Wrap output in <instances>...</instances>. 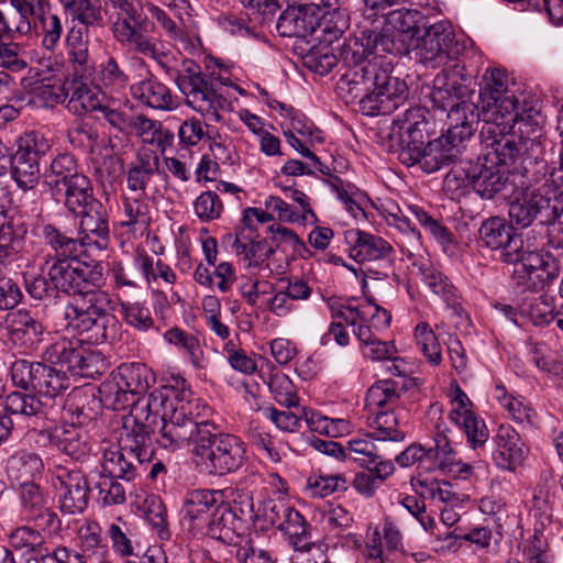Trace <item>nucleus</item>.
<instances>
[{
	"label": "nucleus",
	"instance_id": "16",
	"mask_svg": "<svg viewBox=\"0 0 563 563\" xmlns=\"http://www.w3.org/2000/svg\"><path fill=\"white\" fill-rule=\"evenodd\" d=\"M472 168L473 189L483 199H493L497 196L507 198L516 187L509 173L496 164L488 163L487 158L478 156Z\"/></svg>",
	"mask_w": 563,
	"mask_h": 563
},
{
	"label": "nucleus",
	"instance_id": "51",
	"mask_svg": "<svg viewBox=\"0 0 563 563\" xmlns=\"http://www.w3.org/2000/svg\"><path fill=\"white\" fill-rule=\"evenodd\" d=\"M164 339L183 351L195 367H203V351L196 335L175 327L164 333Z\"/></svg>",
	"mask_w": 563,
	"mask_h": 563
},
{
	"label": "nucleus",
	"instance_id": "26",
	"mask_svg": "<svg viewBox=\"0 0 563 563\" xmlns=\"http://www.w3.org/2000/svg\"><path fill=\"white\" fill-rule=\"evenodd\" d=\"M276 27L278 33L286 37L305 38L320 31V24L317 18H313V12L306 10L303 3L288 5L278 18Z\"/></svg>",
	"mask_w": 563,
	"mask_h": 563
},
{
	"label": "nucleus",
	"instance_id": "46",
	"mask_svg": "<svg viewBox=\"0 0 563 563\" xmlns=\"http://www.w3.org/2000/svg\"><path fill=\"white\" fill-rule=\"evenodd\" d=\"M44 463L38 454L20 452L10 457L7 465L9 475L21 483H32L41 475Z\"/></svg>",
	"mask_w": 563,
	"mask_h": 563
},
{
	"label": "nucleus",
	"instance_id": "34",
	"mask_svg": "<svg viewBox=\"0 0 563 563\" xmlns=\"http://www.w3.org/2000/svg\"><path fill=\"white\" fill-rule=\"evenodd\" d=\"M87 78H69L67 109L76 115H82L87 112L99 111L102 99L87 82Z\"/></svg>",
	"mask_w": 563,
	"mask_h": 563
},
{
	"label": "nucleus",
	"instance_id": "35",
	"mask_svg": "<svg viewBox=\"0 0 563 563\" xmlns=\"http://www.w3.org/2000/svg\"><path fill=\"white\" fill-rule=\"evenodd\" d=\"M100 398L99 401L111 410H124L132 408L131 412L136 411V407H142L146 404L147 397H135L128 393L123 386H121L114 377L104 380L99 387Z\"/></svg>",
	"mask_w": 563,
	"mask_h": 563
},
{
	"label": "nucleus",
	"instance_id": "38",
	"mask_svg": "<svg viewBox=\"0 0 563 563\" xmlns=\"http://www.w3.org/2000/svg\"><path fill=\"white\" fill-rule=\"evenodd\" d=\"M236 254L244 255L249 267H258L275 253V246L269 244L266 239H260V235L247 236L242 232L234 234L232 244Z\"/></svg>",
	"mask_w": 563,
	"mask_h": 563
},
{
	"label": "nucleus",
	"instance_id": "30",
	"mask_svg": "<svg viewBox=\"0 0 563 563\" xmlns=\"http://www.w3.org/2000/svg\"><path fill=\"white\" fill-rule=\"evenodd\" d=\"M111 375L135 397H147L156 382L153 371L143 363H123Z\"/></svg>",
	"mask_w": 563,
	"mask_h": 563
},
{
	"label": "nucleus",
	"instance_id": "53",
	"mask_svg": "<svg viewBox=\"0 0 563 563\" xmlns=\"http://www.w3.org/2000/svg\"><path fill=\"white\" fill-rule=\"evenodd\" d=\"M69 78H43L33 88V95L44 107H54L68 97Z\"/></svg>",
	"mask_w": 563,
	"mask_h": 563
},
{
	"label": "nucleus",
	"instance_id": "25",
	"mask_svg": "<svg viewBox=\"0 0 563 563\" xmlns=\"http://www.w3.org/2000/svg\"><path fill=\"white\" fill-rule=\"evenodd\" d=\"M495 450L492 452L495 464L503 470H514L525 457V443L510 426H499L494 437Z\"/></svg>",
	"mask_w": 563,
	"mask_h": 563
},
{
	"label": "nucleus",
	"instance_id": "62",
	"mask_svg": "<svg viewBox=\"0 0 563 563\" xmlns=\"http://www.w3.org/2000/svg\"><path fill=\"white\" fill-rule=\"evenodd\" d=\"M415 336L427 360L433 365L440 364L442 360L441 346L438 342V338L427 322H420L416 327Z\"/></svg>",
	"mask_w": 563,
	"mask_h": 563
},
{
	"label": "nucleus",
	"instance_id": "14",
	"mask_svg": "<svg viewBox=\"0 0 563 563\" xmlns=\"http://www.w3.org/2000/svg\"><path fill=\"white\" fill-rule=\"evenodd\" d=\"M219 492L197 489L187 494L180 510L181 522L195 538L203 537V532L219 507Z\"/></svg>",
	"mask_w": 563,
	"mask_h": 563
},
{
	"label": "nucleus",
	"instance_id": "56",
	"mask_svg": "<svg viewBox=\"0 0 563 563\" xmlns=\"http://www.w3.org/2000/svg\"><path fill=\"white\" fill-rule=\"evenodd\" d=\"M15 155L34 159L40 163L41 158L49 151L48 140L40 132L30 131L23 133L16 141Z\"/></svg>",
	"mask_w": 563,
	"mask_h": 563
},
{
	"label": "nucleus",
	"instance_id": "1",
	"mask_svg": "<svg viewBox=\"0 0 563 563\" xmlns=\"http://www.w3.org/2000/svg\"><path fill=\"white\" fill-rule=\"evenodd\" d=\"M459 68L438 74L430 92L432 109L446 112L448 131L444 135L428 141L420 151L416 164L428 174L455 163L466 150L477 129V107L472 102L474 91L465 78L456 77Z\"/></svg>",
	"mask_w": 563,
	"mask_h": 563
},
{
	"label": "nucleus",
	"instance_id": "49",
	"mask_svg": "<svg viewBox=\"0 0 563 563\" xmlns=\"http://www.w3.org/2000/svg\"><path fill=\"white\" fill-rule=\"evenodd\" d=\"M34 27L42 34L43 46L48 51H54L64 32L62 19L52 5L33 16Z\"/></svg>",
	"mask_w": 563,
	"mask_h": 563
},
{
	"label": "nucleus",
	"instance_id": "12",
	"mask_svg": "<svg viewBox=\"0 0 563 563\" xmlns=\"http://www.w3.org/2000/svg\"><path fill=\"white\" fill-rule=\"evenodd\" d=\"M47 276L55 290L71 297L89 285H99L102 280L100 266L80 262L78 257L52 258Z\"/></svg>",
	"mask_w": 563,
	"mask_h": 563
},
{
	"label": "nucleus",
	"instance_id": "19",
	"mask_svg": "<svg viewBox=\"0 0 563 563\" xmlns=\"http://www.w3.org/2000/svg\"><path fill=\"white\" fill-rule=\"evenodd\" d=\"M80 217L77 235L85 246H96L106 250L110 242L109 214L101 201L92 202L85 210L75 214Z\"/></svg>",
	"mask_w": 563,
	"mask_h": 563
},
{
	"label": "nucleus",
	"instance_id": "18",
	"mask_svg": "<svg viewBox=\"0 0 563 563\" xmlns=\"http://www.w3.org/2000/svg\"><path fill=\"white\" fill-rule=\"evenodd\" d=\"M514 224H507L505 219L493 217L483 222L479 228V238L492 250H501L505 262L517 260L518 252L523 249L520 235L514 232Z\"/></svg>",
	"mask_w": 563,
	"mask_h": 563
},
{
	"label": "nucleus",
	"instance_id": "36",
	"mask_svg": "<svg viewBox=\"0 0 563 563\" xmlns=\"http://www.w3.org/2000/svg\"><path fill=\"white\" fill-rule=\"evenodd\" d=\"M277 529L288 539L292 549L307 550L313 545L311 527L303 516L290 506Z\"/></svg>",
	"mask_w": 563,
	"mask_h": 563
},
{
	"label": "nucleus",
	"instance_id": "41",
	"mask_svg": "<svg viewBox=\"0 0 563 563\" xmlns=\"http://www.w3.org/2000/svg\"><path fill=\"white\" fill-rule=\"evenodd\" d=\"M323 34L324 37L320 40V45L313 46L307 55V64L310 69L322 76L329 74L338 64H341L340 47L342 46L339 43L336 47H332L335 37L333 34Z\"/></svg>",
	"mask_w": 563,
	"mask_h": 563
},
{
	"label": "nucleus",
	"instance_id": "58",
	"mask_svg": "<svg viewBox=\"0 0 563 563\" xmlns=\"http://www.w3.org/2000/svg\"><path fill=\"white\" fill-rule=\"evenodd\" d=\"M75 31L71 30L68 36L69 62L73 64L71 78H87L90 76L92 67L89 65V53L87 44L80 38L74 37Z\"/></svg>",
	"mask_w": 563,
	"mask_h": 563
},
{
	"label": "nucleus",
	"instance_id": "21",
	"mask_svg": "<svg viewBox=\"0 0 563 563\" xmlns=\"http://www.w3.org/2000/svg\"><path fill=\"white\" fill-rule=\"evenodd\" d=\"M65 325L77 333L84 342L101 344L115 336L117 320L111 313L63 317Z\"/></svg>",
	"mask_w": 563,
	"mask_h": 563
},
{
	"label": "nucleus",
	"instance_id": "64",
	"mask_svg": "<svg viewBox=\"0 0 563 563\" xmlns=\"http://www.w3.org/2000/svg\"><path fill=\"white\" fill-rule=\"evenodd\" d=\"M268 387L274 399L279 405L285 406L288 409L298 406V397L295 391V386L285 374H273L271 376Z\"/></svg>",
	"mask_w": 563,
	"mask_h": 563
},
{
	"label": "nucleus",
	"instance_id": "15",
	"mask_svg": "<svg viewBox=\"0 0 563 563\" xmlns=\"http://www.w3.org/2000/svg\"><path fill=\"white\" fill-rule=\"evenodd\" d=\"M487 125V134H490L492 141L486 144V152L481 156L503 168L515 165L525 154L528 140L511 134L514 128L504 131L503 125Z\"/></svg>",
	"mask_w": 563,
	"mask_h": 563
},
{
	"label": "nucleus",
	"instance_id": "10",
	"mask_svg": "<svg viewBox=\"0 0 563 563\" xmlns=\"http://www.w3.org/2000/svg\"><path fill=\"white\" fill-rule=\"evenodd\" d=\"M426 109L413 107L398 114L391 123L389 139L398 145V156L407 166L416 165L420 151L426 146Z\"/></svg>",
	"mask_w": 563,
	"mask_h": 563
},
{
	"label": "nucleus",
	"instance_id": "4",
	"mask_svg": "<svg viewBox=\"0 0 563 563\" xmlns=\"http://www.w3.org/2000/svg\"><path fill=\"white\" fill-rule=\"evenodd\" d=\"M175 82L185 97L186 106L209 122H220V111L231 108L230 101L216 86L214 80L208 79L201 66L194 59H183L180 68L175 70Z\"/></svg>",
	"mask_w": 563,
	"mask_h": 563
},
{
	"label": "nucleus",
	"instance_id": "13",
	"mask_svg": "<svg viewBox=\"0 0 563 563\" xmlns=\"http://www.w3.org/2000/svg\"><path fill=\"white\" fill-rule=\"evenodd\" d=\"M416 41L415 48L419 60L432 68L456 59L461 53L452 27L444 23L423 25V33Z\"/></svg>",
	"mask_w": 563,
	"mask_h": 563
},
{
	"label": "nucleus",
	"instance_id": "29",
	"mask_svg": "<svg viewBox=\"0 0 563 563\" xmlns=\"http://www.w3.org/2000/svg\"><path fill=\"white\" fill-rule=\"evenodd\" d=\"M27 225L19 216L4 217L0 224V264L13 262L22 251Z\"/></svg>",
	"mask_w": 563,
	"mask_h": 563
},
{
	"label": "nucleus",
	"instance_id": "44",
	"mask_svg": "<svg viewBox=\"0 0 563 563\" xmlns=\"http://www.w3.org/2000/svg\"><path fill=\"white\" fill-rule=\"evenodd\" d=\"M69 388V378L65 372L56 369L44 363H41L37 379L35 382V391L49 404L63 391Z\"/></svg>",
	"mask_w": 563,
	"mask_h": 563
},
{
	"label": "nucleus",
	"instance_id": "57",
	"mask_svg": "<svg viewBox=\"0 0 563 563\" xmlns=\"http://www.w3.org/2000/svg\"><path fill=\"white\" fill-rule=\"evenodd\" d=\"M10 545L22 553L41 554L45 543L44 537L27 526L19 527L10 534Z\"/></svg>",
	"mask_w": 563,
	"mask_h": 563
},
{
	"label": "nucleus",
	"instance_id": "17",
	"mask_svg": "<svg viewBox=\"0 0 563 563\" xmlns=\"http://www.w3.org/2000/svg\"><path fill=\"white\" fill-rule=\"evenodd\" d=\"M245 520L229 504L221 501L214 511L203 537H209L223 544L238 547L246 537Z\"/></svg>",
	"mask_w": 563,
	"mask_h": 563
},
{
	"label": "nucleus",
	"instance_id": "39",
	"mask_svg": "<svg viewBox=\"0 0 563 563\" xmlns=\"http://www.w3.org/2000/svg\"><path fill=\"white\" fill-rule=\"evenodd\" d=\"M62 188L64 206L73 214H78L79 211L98 201L93 197L91 180L84 174L76 176L73 180L62 186Z\"/></svg>",
	"mask_w": 563,
	"mask_h": 563
},
{
	"label": "nucleus",
	"instance_id": "9",
	"mask_svg": "<svg viewBox=\"0 0 563 563\" xmlns=\"http://www.w3.org/2000/svg\"><path fill=\"white\" fill-rule=\"evenodd\" d=\"M510 260L514 264L512 280L522 291H540L560 275L561 262L552 253L522 249Z\"/></svg>",
	"mask_w": 563,
	"mask_h": 563
},
{
	"label": "nucleus",
	"instance_id": "27",
	"mask_svg": "<svg viewBox=\"0 0 563 563\" xmlns=\"http://www.w3.org/2000/svg\"><path fill=\"white\" fill-rule=\"evenodd\" d=\"M98 285H89L75 294L63 307V317H78L109 313L111 299L104 291L98 290Z\"/></svg>",
	"mask_w": 563,
	"mask_h": 563
},
{
	"label": "nucleus",
	"instance_id": "2",
	"mask_svg": "<svg viewBox=\"0 0 563 563\" xmlns=\"http://www.w3.org/2000/svg\"><path fill=\"white\" fill-rule=\"evenodd\" d=\"M342 75L336 82L338 96L345 103L357 102L365 115H386L407 98L405 81L391 76V64L382 57L368 59L357 41L346 38L340 47Z\"/></svg>",
	"mask_w": 563,
	"mask_h": 563
},
{
	"label": "nucleus",
	"instance_id": "22",
	"mask_svg": "<svg viewBox=\"0 0 563 563\" xmlns=\"http://www.w3.org/2000/svg\"><path fill=\"white\" fill-rule=\"evenodd\" d=\"M347 41H357L360 48L364 49V55L369 56L374 49L380 48L382 52L393 55H406L413 46L407 35H401L397 30L391 29L386 23L380 32L373 30H362L358 35L346 38Z\"/></svg>",
	"mask_w": 563,
	"mask_h": 563
},
{
	"label": "nucleus",
	"instance_id": "3",
	"mask_svg": "<svg viewBox=\"0 0 563 563\" xmlns=\"http://www.w3.org/2000/svg\"><path fill=\"white\" fill-rule=\"evenodd\" d=\"M459 68L456 77L465 78L467 85L471 84L470 77L464 75L465 68L459 64L451 69H444L441 74L452 71ZM509 78L505 70L492 68L487 69L483 76V85L479 90L481 110L477 107L478 121L483 120L486 124L503 125V130L507 131L515 128L516 124L527 125V121L518 110V99L512 90L508 87ZM471 87V86H468ZM472 90V88H470ZM475 92V90L473 89ZM475 95L472 97L474 99Z\"/></svg>",
	"mask_w": 563,
	"mask_h": 563
},
{
	"label": "nucleus",
	"instance_id": "55",
	"mask_svg": "<svg viewBox=\"0 0 563 563\" xmlns=\"http://www.w3.org/2000/svg\"><path fill=\"white\" fill-rule=\"evenodd\" d=\"M63 3L69 14L82 24H102L103 16L99 0H64Z\"/></svg>",
	"mask_w": 563,
	"mask_h": 563
},
{
	"label": "nucleus",
	"instance_id": "8",
	"mask_svg": "<svg viewBox=\"0 0 563 563\" xmlns=\"http://www.w3.org/2000/svg\"><path fill=\"white\" fill-rule=\"evenodd\" d=\"M198 463L213 475H227L239 471L246 462L245 445L238 437L213 429L202 432L201 444L192 449Z\"/></svg>",
	"mask_w": 563,
	"mask_h": 563
},
{
	"label": "nucleus",
	"instance_id": "60",
	"mask_svg": "<svg viewBox=\"0 0 563 563\" xmlns=\"http://www.w3.org/2000/svg\"><path fill=\"white\" fill-rule=\"evenodd\" d=\"M107 536L109 537L112 543V549L115 553L123 558L134 554V548L131 540V529L121 517L117 518L114 522L109 525Z\"/></svg>",
	"mask_w": 563,
	"mask_h": 563
},
{
	"label": "nucleus",
	"instance_id": "20",
	"mask_svg": "<svg viewBox=\"0 0 563 563\" xmlns=\"http://www.w3.org/2000/svg\"><path fill=\"white\" fill-rule=\"evenodd\" d=\"M59 509L66 515L84 512L88 505V483L80 471L63 470L56 477Z\"/></svg>",
	"mask_w": 563,
	"mask_h": 563
},
{
	"label": "nucleus",
	"instance_id": "40",
	"mask_svg": "<svg viewBox=\"0 0 563 563\" xmlns=\"http://www.w3.org/2000/svg\"><path fill=\"white\" fill-rule=\"evenodd\" d=\"M80 174L77 161L71 154H59L51 162L48 170L43 174V181L56 195H62V186Z\"/></svg>",
	"mask_w": 563,
	"mask_h": 563
},
{
	"label": "nucleus",
	"instance_id": "23",
	"mask_svg": "<svg viewBox=\"0 0 563 563\" xmlns=\"http://www.w3.org/2000/svg\"><path fill=\"white\" fill-rule=\"evenodd\" d=\"M344 240L350 247L351 256L356 262L384 260L393 252L388 241L360 229L346 230Z\"/></svg>",
	"mask_w": 563,
	"mask_h": 563
},
{
	"label": "nucleus",
	"instance_id": "48",
	"mask_svg": "<svg viewBox=\"0 0 563 563\" xmlns=\"http://www.w3.org/2000/svg\"><path fill=\"white\" fill-rule=\"evenodd\" d=\"M423 15L412 9H398L390 11L386 15L385 23L391 29L397 30L401 35H407L408 41L413 45L421 33V22Z\"/></svg>",
	"mask_w": 563,
	"mask_h": 563
},
{
	"label": "nucleus",
	"instance_id": "24",
	"mask_svg": "<svg viewBox=\"0 0 563 563\" xmlns=\"http://www.w3.org/2000/svg\"><path fill=\"white\" fill-rule=\"evenodd\" d=\"M148 462L150 460H141V455L123 450L120 445L103 451L101 467L103 474L131 482L141 474L144 464Z\"/></svg>",
	"mask_w": 563,
	"mask_h": 563
},
{
	"label": "nucleus",
	"instance_id": "47",
	"mask_svg": "<svg viewBox=\"0 0 563 563\" xmlns=\"http://www.w3.org/2000/svg\"><path fill=\"white\" fill-rule=\"evenodd\" d=\"M82 342L80 339L60 338L45 349L44 358L52 364L65 366L71 373L79 351L84 347Z\"/></svg>",
	"mask_w": 563,
	"mask_h": 563
},
{
	"label": "nucleus",
	"instance_id": "59",
	"mask_svg": "<svg viewBox=\"0 0 563 563\" xmlns=\"http://www.w3.org/2000/svg\"><path fill=\"white\" fill-rule=\"evenodd\" d=\"M100 84L111 91H120L129 84V75L114 57H109L99 67Z\"/></svg>",
	"mask_w": 563,
	"mask_h": 563
},
{
	"label": "nucleus",
	"instance_id": "54",
	"mask_svg": "<svg viewBox=\"0 0 563 563\" xmlns=\"http://www.w3.org/2000/svg\"><path fill=\"white\" fill-rule=\"evenodd\" d=\"M398 411H406L405 408H397ZM400 412L396 413L395 409H379L374 418L376 432L373 433L377 440L399 442L405 439V432L398 429Z\"/></svg>",
	"mask_w": 563,
	"mask_h": 563
},
{
	"label": "nucleus",
	"instance_id": "63",
	"mask_svg": "<svg viewBox=\"0 0 563 563\" xmlns=\"http://www.w3.org/2000/svg\"><path fill=\"white\" fill-rule=\"evenodd\" d=\"M79 352L77 363L71 372L74 375L95 378L104 372L106 362L100 353H96L85 346Z\"/></svg>",
	"mask_w": 563,
	"mask_h": 563
},
{
	"label": "nucleus",
	"instance_id": "33",
	"mask_svg": "<svg viewBox=\"0 0 563 563\" xmlns=\"http://www.w3.org/2000/svg\"><path fill=\"white\" fill-rule=\"evenodd\" d=\"M9 329L12 340L27 347L38 343L44 332L41 321L25 309L9 314Z\"/></svg>",
	"mask_w": 563,
	"mask_h": 563
},
{
	"label": "nucleus",
	"instance_id": "42",
	"mask_svg": "<svg viewBox=\"0 0 563 563\" xmlns=\"http://www.w3.org/2000/svg\"><path fill=\"white\" fill-rule=\"evenodd\" d=\"M53 404H49L42 396L25 394L21 391H13L7 396L5 410L12 416H25V417H47L49 408Z\"/></svg>",
	"mask_w": 563,
	"mask_h": 563
},
{
	"label": "nucleus",
	"instance_id": "50",
	"mask_svg": "<svg viewBox=\"0 0 563 563\" xmlns=\"http://www.w3.org/2000/svg\"><path fill=\"white\" fill-rule=\"evenodd\" d=\"M417 487L421 488V495L431 499H438L445 506H461L465 499V495L454 489L453 485L448 481L417 478Z\"/></svg>",
	"mask_w": 563,
	"mask_h": 563
},
{
	"label": "nucleus",
	"instance_id": "43",
	"mask_svg": "<svg viewBox=\"0 0 563 563\" xmlns=\"http://www.w3.org/2000/svg\"><path fill=\"white\" fill-rule=\"evenodd\" d=\"M55 448L77 461L85 459L89 452L82 430L75 424L56 427Z\"/></svg>",
	"mask_w": 563,
	"mask_h": 563
},
{
	"label": "nucleus",
	"instance_id": "32",
	"mask_svg": "<svg viewBox=\"0 0 563 563\" xmlns=\"http://www.w3.org/2000/svg\"><path fill=\"white\" fill-rule=\"evenodd\" d=\"M302 3L306 10L313 12L322 33L333 34L335 38L343 35L347 22L340 14L339 0H309Z\"/></svg>",
	"mask_w": 563,
	"mask_h": 563
},
{
	"label": "nucleus",
	"instance_id": "7",
	"mask_svg": "<svg viewBox=\"0 0 563 563\" xmlns=\"http://www.w3.org/2000/svg\"><path fill=\"white\" fill-rule=\"evenodd\" d=\"M556 190L549 179L541 185L515 187L508 196L510 223L520 229L533 223L543 227L554 224L561 214L558 205L552 200Z\"/></svg>",
	"mask_w": 563,
	"mask_h": 563
},
{
	"label": "nucleus",
	"instance_id": "28",
	"mask_svg": "<svg viewBox=\"0 0 563 563\" xmlns=\"http://www.w3.org/2000/svg\"><path fill=\"white\" fill-rule=\"evenodd\" d=\"M75 231L64 230L53 223L40 227V235L45 244L54 252L53 258L79 257L85 247L80 236L74 235Z\"/></svg>",
	"mask_w": 563,
	"mask_h": 563
},
{
	"label": "nucleus",
	"instance_id": "6",
	"mask_svg": "<svg viewBox=\"0 0 563 563\" xmlns=\"http://www.w3.org/2000/svg\"><path fill=\"white\" fill-rule=\"evenodd\" d=\"M111 2L115 15L112 21L114 38L129 51L153 58L167 75L172 76L174 69L167 64V55L144 34L146 25L142 19V5L134 0H111Z\"/></svg>",
	"mask_w": 563,
	"mask_h": 563
},
{
	"label": "nucleus",
	"instance_id": "37",
	"mask_svg": "<svg viewBox=\"0 0 563 563\" xmlns=\"http://www.w3.org/2000/svg\"><path fill=\"white\" fill-rule=\"evenodd\" d=\"M131 90L135 99L150 108L166 110L173 106L169 88L154 77L140 81Z\"/></svg>",
	"mask_w": 563,
	"mask_h": 563
},
{
	"label": "nucleus",
	"instance_id": "52",
	"mask_svg": "<svg viewBox=\"0 0 563 563\" xmlns=\"http://www.w3.org/2000/svg\"><path fill=\"white\" fill-rule=\"evenodd\" d=\"M10 174L18 187L22 190L33 189L40 181V163L13 154L11 157Z\"/></svg>",
	"mask_w": 563,
	"mask_h": 563
},
{
	"label": "nucleus",
	"instance_id": "11",
	"mask_svg": "<svg viewBox=\"0 0 563 563\" xmlns=\"http://www.w3.org/2000/svg\"><path fill=\"white\" fill-rule=\"evenodd\" d=\"M158 444L172 451L185 445L192 444L197 449L201 444L202 432L208 433L213 429L211 421H196L188 416L185 408H175L169 419H167L166 405L164 406V416L159 418L158 424Z\"/></svg>",
	"mask_w": 563,
	"mask_h": 563
},
{
	"label": "nucleus",
	"instance_id": "61",
	"mask_svg": "<svg viewBox=\"0 0 563 563\" xmlns=\"http://www.w3.org/2000/svg\"><path fill=\"white\" fill-rule=\"evenodd\" d=\"M378 459L374 444L365 439L349 440L344 446L343 460L354 461L363 467L369 468Z\"/></svg>",
	"mask_w": 563,
	"mask_h": 563
},
{
	"label": "nucleus",
	"instance_id": "45",
	"mask_svg": "<svg viewBox=\"0 0 563 563\" xmlns=\"http://www.w3.org/2000/svg\"><path fill=\"white\" fill-rule=\"evenodd\" d=\"M473 159H464L462 156L453 163V167L446 174L443 180V189L452 198H459L465 195L470 188H474Z\"/></svg>",
	"mask_w": 563,
	"mask_h": 563
},
{
	"label": "nucleus",
	"instance_id": "5",
	"mask_svg": "<svg viewBox=\"0 0 563 563\" xmlns=\"http://www.w3.org/2000/svg\"><path fill=\"white\" fill-rule=\"evenodd\" d=\"M169 401L168 396L155 389L147 395L146 404L136 407V411L122 417V430L120 445L123 450L135 452L141 460H152V434L159 424V418L164 416V406Z\"/></svg>",
	"mask_w": 563,
	"mask_h": 563
},
{
	"label": "nucleus",
	"instance_id": "31",
	"mask_svg": "<svg viewBox=\"0 0 563 563\" xmlns=\"http://www.w3.org/2000/svg\"><path fill=\"white\" fill-rule=\"evenodd\" d=\"M413 386V379H380L369 387L366 394V406L369 409H383L386 406H395L402 395Z\"/></svg>",
	"mask_w": 563,
	"mask_h": 563
}]
</instances>
